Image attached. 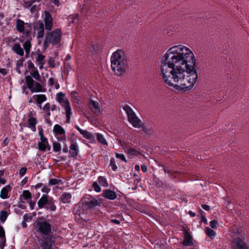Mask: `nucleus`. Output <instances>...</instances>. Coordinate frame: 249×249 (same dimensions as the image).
<instances>
[{
	"instance_id": "nucleus-29",
	"label": "nucleus",
	"mask_w": 249,
	"mask_h": 249,
	"mask_svg": "<svg viewBox=\"0 0 249 249\" xmlns=\"http://www.w3.org/2000/svg\"><path fill=\"white\" fill-rule=\"evenodd\" d=\"M127 154L128 157L133 158L134 156H137L140 154V153L136 149L131 148L128 149L127 151Z\"/></svg>"
},
{
	"instance_id": "nucleus-47",
	"label": "nucleus",
	"mask_w": 249,
	"mask_h": 249,
	"mask_svg": "<svg viewBox=\"0 0 249 249\" xmlns=\"http://www.w3.org/2000/svg\"><path fill=\"white\" fill-rule=\"evenodd\" d=\"M218 222L216 220H212L210 222V226L213 229H216L217 227Z\"/></svg>"
},
{
	"instance_id": "nucleus-30",
	"label": "nucleus",
	"mask_w": 249,
	"mask_h": 249,
	"mask_svg": "<svg viewBox=\"0 0 249 249\" xmlns=\"http://www.w3.org/2000/svg\"><path fill=\"white\" fill-rule=\"evenodd\" d=\"M71 196L69 193H64L61 196V200L63 202H70Z\"/></svg>"
},
{
	"instance_id": "nucleus-32",
	"label": "nucleus",
	"mask_w": 249,
	"mask_h": 249,
	"mask_svg": "<svg viewBox=\"0 0 249 249\" xmlns=\"http://www.w3.org/2000/svg\"><path fill=\"white\" fill-rule=\"evenodd\" d=\"M31 194L28 190L23 191L22 194L20 195V198H22L26 200L31 199Z\"/></svg>"
},
{
	"instance_id": "nucleus-31",
	"label": "nucleus",
	"mask_w": 249,
	"mask_h": 249,
	"mask_svg": "<svg viewBox=\"0 0 249 249\" xmlns=\"http://www.w3.org/2000/svg\"><path fill=\"white\" fill-rule=\"evenodd\" d=\"M205 232L211 239H213L215 236V232L209 227H207L205 229Z\"/></svg>"
},
{
	"instance_id": "nucleus-39",
	"label": "nucleus",
	"mask_w": 249,
	"mask_h": 249,
	"mask_svg": "<svg viewBox=\"0 0 249 249\" xmlns=\"http://www.w3.org/2000/svg\"><path fill=\"white\" fill-rule=\"evenodd\" d=\"M53 150L54 152H58L61 150V145L58 142H53Z\"/></svg>"
},
{
	"instance_id": "nucleus-8",
	"label": "nucleus",
	"mask_w": 249,
	"mask_h": 249,
	"mask_svg": "<svg viewBox=\"0 0 249 249\" xmlns=\"http://www.w3.org/2000/svg\"><path fill=\"white\" fill-rule=\"evenodd\" d=\"M25 81L28 88L31 90L32 92L42 91L41 85L39 83L35 82L30 76H26Z\"/></svg>"
},
{
	"instance_id": "nucleus-37",
	"label": "nucleus",
	"mask_w": 249,
	"mask_h": 249,
	"mask_svg": "<svg viewBox=\"0 0 249 249\" xmlns=\"http://www.w3.org/2000/svg\"><path fill=\"white\" fill-rule=\"evenodd\" d=\"M31 75L36 80L40 81V77L37 69H34L30 72Z\"/></svg>"
},
{
	"instance_id": "nucleus-42",
	"label": "nucleus",
	"mask_w": 249,
	"mask_h": 249,
	"mask_svg": "<svg viewBox=\"0 0 249 249\" xmlns=\"http://www.w3.org/2000/svg\"><path fill=\"white\" fill-rule=\"evenodd\" d=\"M6 239L5 232L3 227L0 225V240Z\"/></svg>"
},
{
	"instance_id": "nucleus-48",
	"label": "nucleus",
	"mask_w": 249,
	"mask_h": 249,
	"mask_svg": "<svg viewBox=\"0 0 249 249\" xmlns=\"http://www.w3.org/2000/svg\"><path fill=\"white\" fill-rule=\"evenodd\" d=\"M92 187L94 188V190L96 192H101V187H100V186L99 185V184H98L97 182H93V183L92 184Z\"/></svg>"
},
{
	"instance_id": "nucleus-10",
	"label": "nucleus",
	"mask_w": 249,
	"mask_h": 249,
	"mask_svg": "<svg viewBox=\"0 0 249 249\" xmlns=\"http://www.w3.org/2000/svg\"><path fill=\"white\" fill-rule=\"evenodd\" d=\"M53 238V236L49 235L43 236L42 239L39 240V245L42 249H52L54 244Z\"/></svg>"
},
{
	"instance_id": "nucleus-19",
	"label": "nucleus",
	"mask_w": 249,
	"mask_h": 249,
	"mask_svg": "<svg viewBox=\"0 0 249 249\" xmlns=\"http://www.w3.org/2000/svg\"><path fill=\"white\" fill-rule=\"evenodd\" d=\"M28 127L30 128L32 131H36V124H37L36 119L35 117H30L28 120Z\"/></svg>"
},
{
	"instance_id": "nucleus-11",
	"label": "nucleus",
	"mask_w": 249,
	"mask_h": 249,
	"mask_svg": "<svg viewBox=\"0 0 249 249\" xmlns=\"http://www.w3.org/2000/svg\"><path fill=\"white\" fill-rule=\"evenodd\" d=\"M39 135L40 137V142L38 143V149L42 151H44L46 149L50 150L51 146L48 143L47 139L44 136L42 129L39 131Z\"/></svg>"
},
{
	"instance_id": "nucleus-60",
	"label": "nucleus",
	"mask_w": 249,
	"mask_h": 249,
	"mask_svg": "<svg viewBox=\"0 0 249 249\" xmlns=\"http://www.w3.org/2000/svg\"><path fill=\"white\" fill-rule=\"evenodd\" d=\"M202 207L206 211H209L210 210V206L206 205V204H202Z\"/></svg>"
},
{
	"instance_id": "nucleus-55",
	"label": "nucleus",
	"mask_w": 249,
	"mask_h": 249,
	"mask_svg": "<svg viewBox=\"0 0 249 249\" xmlns=\"http://www.w3.org/2000/svg\"><path fill=\"white\" fill-rule=\"evenodd\" d=\"M91 49H93V50H91L93 53H96L98 50V47L96 45H93Z\"/></svg>"
},
{
	"instance_id": "nucleus-53",
	"label": "nucleus",
	"mask_w": 249,
	"mask_h": 249,
	"mask_svg": "<svg viewBox=\"0 0 249 249\" xmlns=\"http://www.w3.org/2000/svg\"><path fill=\"white\" fill-rule=\"evenodd\" d=\"M0 249H3L6 244V239L0 240Z\"/></svg>"
},
{
	"instance_id": "nucleus-9",
	"label": "nucleus",
	"mask_w": 249,
	"mask_h": 249,
	"mask_svg": "<svg viewBox=\"0 0 249 249\" xmlns=\"http://www.w3.org/2000/svg\"><path fill=\"white\" fill-rule=\"evenodd\" d=\"M183 239L181 242V244L184 247H194V238L191 235L188 230L184 228L183 230ZM189 249H195L194 248H191Z\"/></svg>"
},
{
	"instance_id": "nucleus-23",
	"label": "nucleus",
	"mask_w": 249,
	"mask_h": 249,
	"mask_svg": "<svg viewBox=\"0 0 249 249\" xmlns=\"http://www.w3.org/2000/svg\"><path fill=\"white\" fill-rule=\"evenodd\" d=\"M76 128L83 135V136L89 140L93 139V136L88 131L81 129L79 126H76Z\"/></svg>"
},
{
	"instance_id": "nucleus-46",
	"label": "nucleus",
	"mask_w": 249,
	"mask_h": 249,
	"mask_svg": "<svg viewBox=\"0 0 249 249\" xmlns=\"http://www.w3.org/2000/svg\"><path fill=\"white\" fill-rule=\"evenodd\" d=\"M48 63L51 68H54L55 66V60L53 57H50L49 58Z\"/></svg>"
},
{
	"instance_id": "nucleus-64",
	"label": "nucleus",
	"mask_w": 249,
	"mask_h": 249,
	"mask_svg": "<svg viewBox=\"0 0 249 249\" xmlns=\"http://www.w3.org/2000/svg\"><path fill=\"white\" fill-rule=\"evenodd\" d=\"M141 168H142V171L143 172H146V171H147V167L145 165H142Z\"/></svg>"
},
{
	"instance_id": "nucleus-62",
	"label": "nucleus",
	"mask_w": 249,
	"mask_h": 249,
	"mask_svg": "<svg viewBox=\"0 0 249 249\" xmlns=\"http://www.w3.org/2000/svg\"><path fill=\"white\" fill-rule=\"evenodd\" d=\"M43 186V184L42 183H37V184H36L35 186V189H38V188H41Z\"/></svg>"
},
{
	"instance_id": "nucleus-59",
	"label": "nucleus",
	"mask_w": 249,
	"mask_h": 249,
	"mask_svg": "<svg viewBox=\"0 0 249 249\" xmlns=\"http://www.w3.org/2000/svg\"><path fill=\"white\" fill-rule=\"evenodd\" d=\"M0 73H1L3 75H5L7 74V71L5 69H0Z\"/></svg>"
},
{
	"instance_id": "nucleus-5",
	"label": "nucleus",
	"mask_w": 249,
	"mask_h": 249,
	"mask_svg": "<svg viewBox=\"0 0 249 249\" xmlns=\"http://www.w3.org/2000/svg\"><path fill=\"white\" fill-rule=\"evenodd\" d=\"M57 101L64 108L67 117V122L69 123L72 114L71 108L69 101L66 97L65 95L62 92H59L57 94Z\"/></svg>"
},
{
	"instance_id": "nucleus-13",
	"label": "nucleus",
	"mask_w": 249,
	"mask_h": 249,
	"mask_svg": "<svg viewBox=\"0 0 249 249\" xmlns=\"http://www.w3.org/2000/svg\"><path fill=\"white\" fill-rule=\"evenodd\" d=\"M89 106L92 112L96 115H99L100 112V104L98 102L91 100L89 102Z\"/></svg>"
},
{
	"instance_id": "nucleus-35",
	"label": "nucleus",
	"mask_w": 249,
	"mask_h": 249,
	"mask_svg": "<svg viewBox=\"0 0 249 249\" xmlns=\"http://www.w3.org/2000/svg\"><path fill=\"white\" fill-rule=\"evenodd\" d=\"M98 182L99 184L103 187H107L108 186L107 179L102 176H100L98 178Z\"/></svg>"
},
{
	"instance_id": "nucleus-28",
	"label": "nucleus",
	"mask_w": 249,
	"mask_h": 249,
	"mask_svg": "<svg viewBox=\"0 0 249 249\" xmlns=\"http://www.w3.org/2000/svg\"><path fill=\"white\" fill-rule=\"evenodd\" d=\"M23 47L25 51L26 56L27 57L29 55L31 48L30 41L26 40L23 44Z\"/></svg>"
},
{
	"instance_id": "nucleus-6",
	"label": "nucleus",
	"mask_w": 249,
	"mask_h": 249,
	"mask_svg": "<svg viewBox=\"0 0 249 249\" xmlns=\"http://www.w3.org/2000/svg\"><path fill=\"white\" fill-rule=\"evenodd\" d=\"M125 113L127 116V120L135 128H140L142 127V121L137 116L132 108L125 105Z\"/></svg>"
},
{
	"instance_id": "nucleus-58",
	"label": "nucleus",
	"mask_w": 249,
	"mask_h": 249,
	"mask_svg": "<svg viewBox=\"0 0 249 249\" xmlns=\"http://www.w3.org/2000/svg\"><path fill=\"white\" fill-rule=\"evenodd\" d=\"M48 83L51 86L53 85L54 83L53 78L52 77L50 78L48 80Z\"/></svg>"
},
{
	"instance_id": "nucleus-57",
	"label": "nucleus",
	"mask_w": 249,
	"mask_h": 249,
	"mask_svg": "<svg viewBox=\"0 0 249 249\" xmlns=\"http://www.w3.org/2000/svg\"><path fill=\"white\" fill-rule=\"evenodd\" d=\"M116 157L120 158L122 160H124V156L123 154H116Z\"/></svg>"
},
{
	"instance_id": "nucleus-54",
	"label": "nucleus",
	"mask_w": 249,
	"mask_h": 249,
	"mask_svg": "<svg viewBox=\"0 0 249 249\" xmlns=\"http://www.w3.org/2000/svg\"><path fill=\"white\" fill-rule=\"evenodd\" d=\"M51 189L47 186H43L41 189V191L43 193H48L50 191Z\"/></svg>"
},
{
	"instance_id": "nucleus-16",
	"label": "nucleus",
	"mask_w": 249,
	"mask_h": 249,
	"mask_svg": "<svg viewBox=\"0 0 249 249\" xmlns=\"http://www.w3.org/2000/svg\"><path fill=\"white\" fill-rule=\"evenodd\" d=\"M141 181V179L138 177V175L134 174V177L131 178L129 181V179H128V183H133V184L131 187H128V189H131L132 190H135L137 188L138 183Z\"/></svg>"
},
{
	"instance_id": "nucleus-1",
	"label": "nucleus",
	"mask_w": 249,
	"mask_h": 249,
	"mask_svg": "<svg viewBox=\"0 0 249 249\" xmlns=\"http://www.w3.org/2000/svg\"><path fill=\"white\" fill-rule=\"evenodd\" d=\"M160 70L165 85L178 90H191L198 79L196 58L190 48L183 45L174 46L166 51Z\"/></svg>"
},
{
	"instance_id": "nucleus-61",
	"label": "nucleus",
	"mask_w": 249,
	"mask_h": 249,
	"mask_svg": "<svg viewBox=\"0 0 249 249\" xmlns=\"http://www.w3.org/2000/svg\"><path fill=\"white\" fill-rule=\"evenodd\" d=\"M188 214L190 215L191 217H193L196 216V213L191 211H189L188 212Z\"/></svg>"
},
{
	"instance_id": "nucleus-52",
	"label": "nucleus",
	"mask_w": 249,
	"mask_h": 249,
	"mask_svg": "<svg viewBox=\"0 0 249 249\" xmlns=\"http://www.w3.org/2000/svg\"><path fill=\"white\" fill-rule=\"evenodd\" d=\"M27 168L26 167H22L19 172V175L21 177H23L26 173Z\"/></svg>"
},
{
	"instance_id": "nucleus-21",
	"label": "nucleus",
	"mask_w": 249,
	"mask_h": 249,
	"mask_svg": "<svg viewBox=\"0 0 249 249\" xmlns=\"http://www.w3.org/2000/svg\"><path fill=\"white\" fill-rule=\"evenodd\" d=\"M45 56L43 54L40 53L37 54L36 61L40 69H42L43 68V66L45 63Z\"/></svg>"
},
{
	"instance_id": "nucleus-24",
	"label": "nucleus",
	"mask_w": 249,
	"mask_h": 249,
	"mask_svg": "<svg viewBox=\"0 0 249 249\" xmlns=\"http://www.w3.org/2000/svg\"><path fill=\"white\" fill-rule=\"evenodd\" d=\"M13 51L19 55L22 56L24 55V51L20 45L18 43H16L13 47Z\"/></svg>"
},
{
	"instance_id": "nucleus-14",
	"label": "nucleus",
	"mask_w": 249,
	"mask_h": 249,
	"mask_svg": "<svg viewBox=\"0 0 249 249\" xmlns=\"http://www.w3.org/2000/svg\"><path fill=\"white\" fill-rule=\"evenodd\" d=\"M138 205L136 206L135 209L142 213H145L148 215L151 214V211L147 205H142L141 203H137Z\"/></svg>"
},
{
	"instance_id": "nucleus-3",
	"label": "nucleus",
	"mask_w": 249,
	"mask_h": 249,
	"mask_svg": "<svg viewBox=\"0 0 249 249\" xmlns=\"http://www.w3.org/2000/svg\"><path fill=\"white\" fill-rule=\"evenodd\" d=\"M61 38V32L60 29H56L53 32L46 34L43 42V47L47 49L49 44L52 43L53 45H56L59 42Z\"/></svg>"
},
{
	"instance_id": "nucleus-49",
	"label": "nucleus",
	"mask_w": 249,
	"mask_h": 249,
	"mask_svg": "<svg viewBox=\"0 0 249 249\" xmlns=\"http://www.w3.org/2000/svg\"><path fill=\"white\" fill-rule=\"evenodd\" d=\"M143 131L146 134H152L153 133V130L150 128L148 127H143Z\"/></svg>"
},
{
	"instance_id": "nucleus-2",
	"label": "nucleus",
	"mask_w": 249,
	"mask_h": 249,
	"mask_svg": "<svg viewBox=\"0 0 249 249\" xmlns=\"http://www.w3.org/2000/svg\"><path fill=\"white\" fill-rule=\"evenodd\" d=\"M111 68L114 74L118 76L124 74V52L118 50L113 53L110 58Z\"/></svg>"
},
{
	"instance_id": "nucleus-34",
	"label": "nucleus",
	"mask_w": 249,
	"mask_h": 249,
	"mask_svg": "<svg viewBox=\"0 0 249 249\" xmlns=\"http://www.w3.org/2000/svg\"><path fill=\"white\" fill-rule=\"evenodd\" d=\"M97 201L91 196L86 195L83 197V202H97Z\"/></svg>"
},
{
	"instance_id": "nucleus-4",
	"label": "nucleus",
	"mask_w": 249,
	"mask_h": 249,
	"mask_svg": "<svg viewBox=\"0 0 249 249\" xmlns=\"http://www.w3.org/2000/svg\"><path fill=\"white\" fill-rule=\"evenodd\" d=\"M42 221H37L35 224V230L43 236H48L51 232V225L43 217L40 218Z\"/></svg>"
},
{
	"instance_id": "nucleus-45",
	"label": "nucleus",
	"mask_w": 249,
	"mask_h": 249,
	"mask_svg": "<svg viewBox=\"0 0 249 249\" xmlns=\"http://www.w3.org/2000/svg\"><path fill=\"white\" fill-rule=\"evenodd\" d=\"M109 166L111 167L113 171H116L117 169V166L115 163V160L114 159H111Z\"/></svg>"
},
{
	"instance_id": "nucleus-25",
	"label": "nucleus",
	"mask_w": 249,
	"mask_h": 249,
	"mask_svg": "<svg viewBox=\"0 0 249 249\" xmlns=\"http://www.w3.org/2000/svg\"><path fill=\"white\" fill-rule=\"evenodd\" d=\"M54 204V203H37L39 208H44L49 209L50 207L52 211H54L56 210V207Z\"/></svg>"
},
{
	"instance_id": "nucleus-18",
	"label": "nucleus",
	"mask_w": 249,
	"mask_h": 249,
	"mask_svg": "<svg viewBox=\"0 0 249 249\" xmlns=\"http://www.w3.org/2000/svg\"><path fill=\"white\" fill-rule=\"evenodd\" d=\"M11 190L10 185H7L3 187L0 192V196L3 199H6L9 197L8 193Z\"/></svg>"
},
{
	"instance_id": "nucleus-12",
	"label": "nucleus",
	"mask_w": 249,
	"mask_h": 249,
	"mask_svg": "<svg viewBox=\"0 0 249 249\" xmlns=\"http://www.w3.org/2000/svg\"><path fill=\"white\" fill-rule=\"evenodd\" d=\"M44 21L45 24V29L51 30L53 26V19L51 14L47 11L44 12Z\"/></svg>"
},
{
	"instance_id": "nucleus-17",
	"label": "nucleus",
	"mask_w": 249,
	"mask_h": 249,
	"mask_svg": "<svg viewBox=\"0 0 249 249\" xmlns=\"http://www.w3.org/2000/svg\"><path fill=\"white\" fill-rule=\"evenodd\" d=\"M78 152V145L75 142L72 141L71 142L70 146V153L73 157H75L77 156Z\"/></svg>"
},
{
	"instance_id": "nucleus-26",
	"label": "nucleus",
	"mask_w": 249,
	"mask_h": 249,
	"mask_svg": "<svg viewBox=\"0 0 249 249\" xmlns=\"http://www.w3.org/2000/svg\"><path fill=\"white\" fill-rule=\"evenodd\" d=\"M37 38H42L44 34V24L41 22L39 24V27L37 29Z\"/></svg>"
},
{
	"instance_id": "nucleus-15",
	"label": "nucleus",
	"mask_w": 249,
	"mask_h": 249,
	"mask_svg": "<svg viewBox=\"0 0 249 249\" xmlns=\"http://www.w3.org/2000/svg\"><path fill=\"white\" fill-rule=\"evenodd\" d=\"M102 196L110 200H113L117 197L116 193L109 189L104 190L102 193Z\"/></svg>"
},
{
	"instance_id": "nucleus-56",
	"label": "nucleus",
	"mask_w": 249,
	"mask_h": 249,
	"mask_svg": "<svg viewBox=\"0 0 249 249\" xmlns=\"http://www.w3.org/2000/svg\"><path fill=\"white\" fill-rule=\"evenodd\" d=\"M35 2V0H31L30 1H24V3L28 6H30L32 5V4Z\"/></svg>"
},
{
	"instance_id": "nucleus-50",
	"label": "nucleus",
	"mask_w": 249,
	"mask_h": 249,
	"mask_svg": "<svg viewBox=\"0 0 249 249\" xmlns=\"http://www.w3.org/2000/svg\"><path fill=\"white\" fill-rule=\"evenodd\" d=\"M83 205L85 204V206H87L88 208H93L95 206H99L101 203H82Z\"/></svg>"
},
{
	"instance_id": "nucleus-33",
	"label": "nucleus",
	"mask_w": 249,
	"mask_h": 249,
	"mask_svg": "<svg viewBox=\"0 0 249 249\" xmlns=\"http://www.w3.org/2000/svg\"><path fill=\"white\" fill-rule=\"evenodd\" d=\"M8 216V213L5 211H1L0 212V221L3 224Z\"/></svg>"
},
{
	"instance_id": "nucleus-27",
	"label": "nucleus",
	"mask_w": 249,
	"mask_h": 249,
	"mask_svg": "<svg viewBox=\"0 0 249 249\" xmlns=\"http://www.w3.org/2000/svg\"><path fill=\"white\" fill-rule=\"evenodd\" d=\"M25 23L20 19L17 20L16 28L17 30L20 33H23L24 31Z\"/></svg>"
},
{
	"instance_id": "nucleus-43",
	"label": "nucleus",
	"mask_w": 249,
	"mask_h": 249,
	"mask_svg": "<svg viewBox=\"0 0 249 249\" xmlns=\"http://www.w3.org/2000/svg\"><path fill=\"white\" fill-rule=\"evenodd\" d=\"M60 182H61V180L60 179H57L56 178H51L49 180V183L51 185H54L59 183Z\"/></svg>"
},
{
	"instance_id": "nucleus-44",
	"label": "nucleus",
	"mask_w": 249,
	"mask_h": 249,
	"mask_svg": "<svg viewBox=\"0 0 249 249\" xmlns=\"http://www.w3.org/2000/svg\"><path fill=\"white\" fill-rule=\"evenodd\" d=\"M201 222H203L205 224H207L208 221L205 216V213L201 211Z\"/></svg>"
},
{
	"instance_id": "nucleus-41",
	"label": "nucleus",
	"mask_w": 249,
	"mask_h": 249,
	"mask_svg": "<svg viewBox=\"0 0 249 249\" xmlns=\"http://www.w3.org/2000/svg\"><path fill=\"white\" fill-rule=\"evenodd\" d=\"M76 93L74 92H71V96L72 97V101L74 105L77 106L79 104V100L75 96Z\"/></svg>"
},
{
	"instance_id": "nucleus-40",
	"label": "nucleus",
	"mask_w": 249,
	"mask_h": 249,
	"mask_svg": "<svg viewBox=\"0 0 249 249\" xmlns=\"http://www.w3.org/2000/svg\"><path fill=\"white\" fill-rule=\"evenodd\" d=\"M52 200L50 199L47 195H43L38 202H51Z\"/></svg>"
},
{
	"instance_id": "nucleus-38",
	"label": "nucleus",
	"mask_w": 249,
	"mask_h": 249,
	"mask_svg": "<svg viewBox=\"0 0 249 249\" xmlns=\"http://www.w3.org/2000/svg\"><path fill=\"white\" fill-rule=\"evenodd\" d=\"M42 109L45 112L47 117H49L50 116V105L49 103H46L42 107Z\"/></svg>"
},
{
	"instance_id": "nucleus-7",
	"label": "nucleus",
	"mask_w": 249,
	"mask_h": 249,
	"mask_svg": "<svg viewBox=\"0 0 249 249\" xmlns=\"http://www.w3.org/2000/svg\"><path fill=\"white\" fill-rule=\"evenodd\" d=\"M231 246L233 249H249V246L248 244L239 236L232 237Z\"/></svg>"
},
{
	"instance_id": "nucleus-36",
	"label": "nucleus",
	"mask_w": 249,
	"mask_h": 249,
	"mask_svg": "<svg viewBox=\"0 0 249 249\" xmlns=\"http://www.w3.org/2000/svg\"><path fill=\"white\" fill-rule=\"evenodd\" d=\"M95 135L97 137V140L99 142L104 145L107 144V142L103 135L98 133H95Z\"/></svg>"
},
{
	"instance_id": "nucleus-20",
	"label": "nucleus",
	"mask_w": 249,
	"mask_h": 249,
	"mask_svg": "<svg viewBox=\"0 0 249 249\" xmlns=\"http://www.w3.org/2000/svg\"><path fill=\"white\" fill-rule=\"evenodd\" d=\"M53 131L57 135H63V136H62V139H65V131L60 125L55 124L53 127Z\"/></svg>"
},
{
	"instance_id": "nucleus-51",
	"label": "nucleus",
	"mask_w": 249,
	"mask_h": 249,
	"mask_svg": "<svg viewBox=\"0 0 249 249\" xmlns=\"http://www.w3.org/2000/svg\"><path fill=\"white\" fill-rule=\"evenodd\" d=\"M32 216L31 215H29L28 214H25L23 215L24 221L26 222H30L32 220Z\"/></svg>"
},
{
	"instance_id": "nucleus-63",
	"label": "nucleus",
	"mask_w": 249,
	"mask_h": 249,
	"mask_svg": "<svg viewBox=\"0 0 249 249\" xmlns=\"http://www.w3.org/2000/svg\"><path fill=\"white\" fill-rule=\"evenodd\" d=\"M6 182V180L2 178V177H0V184H4Z\"/></svg>"
},
{
	"instance_id": "nucleus-22",
	"label": "nucleus",
	"mask_w": 249,
	"mask_h": 249,
	"mask_svg": "<svg viewBox=\"0 0 249 249\" xmlns=\"http://www.w3.org/2000/svg\"><path fill=\"white\" fill-rule=\"evenodd\" d=\"M33 98L36 100L37 103L39 104V107L41 108V104L47 100V97L44 94L35 95Z\"/></svg>"
}]
</instances>
